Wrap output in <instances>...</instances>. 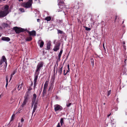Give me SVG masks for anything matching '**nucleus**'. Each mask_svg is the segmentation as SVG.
<instances>
[{
  "label": "nucleus",
  "mask_w": 127,
  "mask_h": 127,
  "mask_svg": "<svg viewBox=\"0 0 127 127\" xmlns=\"http://www.w3.org/2000/svg\"><path fill=\"white\" fill-rule=\"evenodd\" d=\"M7 14L3 11H0V18L4 17L6 16Z\"/></svg>",
  "instance_id": "6e6552de"
},
{
  "label": "nucleus",
  "mask_w": 127,
  "mask_h": 127,
  "mask_svg": "<svg viewBox=\"0 0 127 127\" xmlns=\"http://www.w3.org/2000/svg\"><path fill=\"white\" fill-rule=\"evenodd\" d=\"M32 90V89L31 87H29V88L28 89V91H30Z\"/></svg>",
  "instance_id": "a19ab883"
},
{
  "label": "nucleus",
  "mask_w": 127,
  "mask_h": 127,
  "mask_svg": "<svg viewBox=\"0 0 127 127\" xmlns=\"http://www.w3.org/2000/svg\"><path fill=\"white\" fill-rule=\"evenodd\" d=\"M19 1L20 2L21 1H23V0H19Z\"/></svg>",
  "instance_id": "13d9d810"
},
{
  "label": "nucleus",
  "mask_w": 127,
  "mask_h": 127,
  "mask_svg": "<svg viewBox=\"0 0 127 127\" xmlns=\"http://www.w3.org/2000/svg\"><path fill=\"white\" fill-rule=\"evenodd\" d=\"M63 50L62 49L61 50V51H60V52L59 54L58 55V57L59 58V59H60V57L61 56V54L63 52Z\"/></svg>",
  "instance_id": "4be33fe9"
},
{
  "label": "nucleus",
  "mask_w": 127,
  "mask_h": 127,
  "mask_svg": "<svg viewBox=\"0 0 127 127\" xmlns=\"http://www.w3.org/2000/svg\"><path fill=\"white\" fill-rule=\"evenodd\" d=\"M69 70L68 69V70H67V71H66V73H67L68 72H69Z\"/></svg>",
  "instance_id": "bf43d9fd"
},
{
  "label": "nucleus",
  "mask_w": 127,
  "mask_h": 127,
  "mask_svg": "<svg viewBox=\"0 0 127 127\" xmlns=\"http://www.w3.org/2000/svg\"><path fill=\"white\" fill-rule=\"evenodd\" d=\"M30 36H35L36 35V32L35 31H32L31 32H28Z\"/></svg>",
  "instance_id": "9d476101"
},
{
  "label": "nucleus",
  "mask_w": 127,
  "mask_h": 127,
  "mask_svg": "<svg viewBox=\"0 0 127 127\" xmlns=\"http://www.w3.org/2000/svg\"><path fill=\"white\" fill-rule=\"evenodd\" d=\"M16 90V88H14L11 91V93H13Z\"/></svg>",
  "instance_id": "a18cd8bd"
},
{
  "label": "nucleus",
  "mask_w": 127,
  "mask_h": 127,
  "mask_svg": "<svg viewBox=\"0 0 127 127\" xmlns=\"http://www.w3.org/2000/svg\"><path fill=\"white\" fill-rule=\"evenodd\" d=\"M33 84L32 82L31 86H32Z\"/></svg>",
  "instance_id": "e2e57ef3"
},
{
  "label": "nucleus",
  "mask_w": 127,
  "mask_h": 127,
  "mask_svg": "<svg viewBox=\"0 0 127 127\" xmlns=\"http://www.w3.org/2000/svg\"><path fill=\"white\" fill-rule=\"evenodd\" d=\"M53 50L55 51H56V46H55L53 49Z\"/></svg>",
  "instance_id": "603ef678"
},
{
  "label": "nucleus",
  "mask_w": 127,
  "mask_h": 127,
  "mask_svg": "<svg viewBox=\"0 0 127 127\" xmlns=\"http://www.w3.org/2000/svg\"><path fill=\"white\" fill-rule=\"evenodd\" d=\"M24 98V99L23 103L21 105V106L22 107L26 104L29 99V95L28 93L26 94Z\"/></svg>",
  "instance_id": "20e7f679"
},
{
  "label": "nucleus",
  "mask_w": 127,
  "mask_h": 127,
  "mask_svg": "<svg viewBox=\"0 0 127 127\" xmlns=\"http://www.w3.org/2000/svg\"><path fill=\"white\" fill-rule=\"evenodd\" d=\"M0 60L2 61L3 62H5V63H7L6 59L5 56H2V58Z\"/></svg>",
  "instance_id": "aec40b11"
},
{
  "label": "nucleus",
  "mask_w": 127,
  "mask_h": 127,
  "mask_svg": "<svg viewBox=\"0 0 127 127\" xmlns=\"http://www.w3.org/2000/svg\"><path fill=\"white\" fill-rule=\"evenodd\" d=\"M60 43H58L57 45H56V51L59 49V47L60 45Z\"/></svg>",
  "instance_id": "393cba45"
},
{
  "label": "nucleus",
  "mask_w": 127,
  "mask_h": 127,
  "mask_svg": "<svg viewBox=\"0 0 127 127\" xmlns=\"http://www.w3.org/2000/svg\"><path fill=\"white\" fill-rule=\"evenodd\" d=\"M69 70L68 69V70H67V71H66V73H67L68 72H69Z\"/></svg>",
  "instance_id": "052dcab7"
},
{
  "label": "nucleus",
  "mask_w": 127,
  "mask_h": 127,
  "mask_svg": "<svg viewBox=\"0 0 127 127\" xmlns=\"http://www.w3.org/2000/svg\"><path fill=\"white\" fill-rule=\"evenodd\" d=\"M19 10L21 12H25V10L24 9L22 8H20L19 9Z\"/></svg>",
  "instance_id": "2f4dec72"
},
{
  "label": "nucleus",
  "mask_w": 127,
  "mask_h": 127,
  "mask_svg": "<svg viewBox=\"0 0 127 127\" xmlns=\"http://www.w3.org/2000/svg\"><path fill=\"white\" fill-rule=\"evenodd\" d=\"M37 21L38 22H40V20L39 19H37Z\"/></svg>",
  "instance_id": "864d4df0"
},
{
  "label": "nucleus",
  "mask_w": 127,
  "mask_h": 127,
  "mask_svg": "<svg viewBox=\"0 0 127 127\" xmlns=\"http://www.w3.org/2000/svg\"><path fill=\"white\" fill-rule=\"evenodd\" d=\"M13 29L17 34L19 33L20 32H23L25 31L24 29L17 27H14Z\"/></svg>",
  "instance_id": "7ed1b4c3"
},
{
  "label": "nucleus",
  "mask_w": 127,
  "mask_h": 127,
  "mask_svg": "<svg viewBox=\"0 0 127 127\" xmlns=\"http://www.w3.org/2000/svg\"><path fill=\"white\" fill-rule=\"evenodd\" d=\"M57 127H61V126L60 125V123H58Z\"/></svg>",
  "instance_id": "c03bdc74"
},
{
  "label": "nucleus",
  "mask_w": 127,
  "mask_h": 127,
  "mask_svg": "<svg viewBox=\"0 0 127 127\" xmlns=\"http://www.w3.org/2000/svg\"><path fill=\"white\" fill-rule=\"evenodd\" d=\"M105 103H103V104L104 105H105Z\"/></svg>",
  "instance_id": "774afa93"
},
{
  "label": "nucleus",
  "mask_w": 127,
  "mask_h": 127,
  "mask_svg": "<svg viewBox=\"0 0 127 127\" xmlns=\"http://www.w3.org/2000/svg\"><path fill=\"white\" fill-rule=\"evenodd\" d=\"M22 125H20V123H18V127H22Z\"/></svg>",
  "instance_id": "79ce46f5"
},
{
  "label": "nucleus",
  "mask_w": 127,
  "mask_h": 127,
  "mask_svg": "<svg viewBox=\"0 0 127 127\" xmlns=\"http://www.w3.org/2000/svg\"><path fill=\"white\" fill-rule=\"evenodd\" d=\"M9 6L7 5H6L2 7L1 8V9L3 11L5 12L7 14L9 13V11L8 10Z\"/></svg>",
  "instance_id": "423d86ee"
},
{
  "label": "nucleus",
  "mask_w": 127,
  "mask_h": 127,
  "mask_svg": "<svg viewBox=\"0 0 127 127\" xmlns=\"http://www.w3.org/2000/svg\"><path fill=\"white\" fill-rule=\"evenodd\" d=\"M1 36V34H0V37Z\"/></svg>",
  "instance_id": "338daca9"
},
{
  "label": "nucleus",
  "mask_w": 127,
  "mask_h": 127,
  "mask_svg": "<svg viewBox=\"0 0 127 127\" xmlns=\"http://www.w3.org/2000/svg\"><path fill=\"white\" fill-rule=\"evenodd\" d=\"M1 40L3 41H9L10 40V38L8 37H2L1 38Z\"/></svg>",
  "instance_id": "f8f14e48"
},
{
  "label": "nucleus",
  "mask_w": 127,
  "mask_h": 127,
  "mask_svg": "<svg viewBox=\"0 0 127 127\" xmlns=\"http://www.w3.org/2000/svg\"><path fill=\"white\" fill-rule=\"evenodd\" d=\"M91 64H92V65L93 67L94 66V60L92 58L91 59Z\"/></svg>",
  "instance_id": "c85d7f7f"
},
{
  "label": "nucleus",
  "mask_w": 127,
  "mask_h": 127,
  "mask_svg": "<svg viewBox=\"0 0 127 127\" xmlns=\"http://www.w3.org/2000/svg\"><path fill=\"white\" fill-rule=\"evenodd\" d=\"M63 109V108L61 106L58 104H56V111H61Z\"/></svg>",
  "instance_id": "1a4fd4ad"
},
{
  "label": "nucleus",
  "mask_w": 127,
  "mask_h": 127,
  "mask_svg": "<svg viewBox=\"0 0 127 127\" xmlns=\"http://www.w3.org/2000/svg\"><path fill=\"white\" fill-rule=\"evenodd\" d=\"M41 91H42V90L40 91V93H39V95H40V94L41 93Z\"/></svg>",
  "instance_id": "680f3d73"
},
{
  "label": "nucleus",
  "mask_w": 127,
  "mask_h": 127,
  "mask_svg": "<svg viewBox=\"0 0 127 127\" xmlns=\"http://www.w3.org/2000/svg\"><path fill=\"white\" fill-rule=\"evenodd\" d=\"M36 95L35 94H34L33 95V97L32 98V101L33 103H35L36 100Z\"/></svg>",
  "instance_id": "4468645a"
},
{
  "label": "nucleus",
  "mask_w": 127,
  "mask_h": 127,
  "mask_svg": "<svg viewBox=\"0 0 127 127\" xmlns=\"http://www.w3.org/2000/svg\"><path fill=\"white\" fill-rule=\"evenodd\" d=\"M60 99V98L58 97V96L56 95V99Z\"/></svg>",
  "instance_id": "8fccbe9b"
},
{
  "label": "nucleus",
  "mask_w": 127,
  "mask_h": 127,
  "mask_svg": "<svg viewBox=\"0 0 127 127\" xmlns=\"http://www.w3.org/2000/svg\"><path fill=\"white\" fill-rule=\"evenodd\" d=\"M65 70H64V75H65L67 74L66 73H65Z\"/></svg>",
  "instance_id": "09e8293b"
},
{
  "label": "nucleus",
  "mask_w": 127,
  "mask_h": 127,
  "mask_svg": "<svg viewBox=\"0 0 127 127\" xmlns=\"http://www.w3.org/2000/svg\"><path fill=\"white\" fill-rule=\"evenodd\" d=\"M39 42H40V48H42L44 44V42L42 41H41L40 40H39Z\"/></svg>",
  "instance_id": "412c9836"
},
{
  "label": "nucleus",
  "mask_w": 127,
  "mask_h": 127,
  "mask_svg": "<svg viewBox=\"0 0 127 127\" xmlns=\"http://www.w3.org/2000/svg\"><path fill=\"white\" fill-rule=\"evenodd\" d=\"M118 16L117 15H116L115 17V19L114 20V22H116V21L117 19V18Z\"/></svg>",
  "instance_id": "4c0bfd02"
},
{
  "label": "nucleus",
  "mask_w": 127,
  "mask_h": 127,
  "mask_svg": "<svg viewBox=\"0 0 127 127\" xmlns=\"http://www.w3.org/2000/svg\"><path fill=\"white\" fill-rule=\"evenodd\" d=\"M71 103H67L66 106L67 107H69L71 105Z\"/></svg>",
  "instance_id": "f704fd0d"
},
{
  "label": "nucleus",
  "mask_w": 127,
  "mask_h": 127,
  "mask_svg": "<svg viewBox=\"0 0 127 127\" xmlns=\"http://www.w3.org/2000/svg\"><path fill=\"white\" fill-rule=\"evenodd\" d=\"M84 27L85 28V30L86 31H89L91 30V29L90 28H88L86 27Z\"/></svg>",
  "instance_id": "72a5a7b5"
},
{
  "label": "nucleus",
  "mask_w": 127,
  "mask_h": 127,
  "mask_svg": "<svg viewBox=\"0 0 127 127\" xmlns=\"http://www.w3.org/2000/svg\"><path fill=\"white\" fill-rule=\"evenodd\" d=\"M51 45V43L50 42H48L47 44V50H49L50 49V46Z\"/></svg>",
  "instance_id": "b1692460"
},
{
  "label": "nucleus",
  "mask_w": 127,
  "mask_h": 127,
  "mask_svg": "<svg viewBox=\"0 0 127 127\" xmlns=\"http://www.w3.org/2000/svg\"><path fill=\"white\" fill-rule=\"evenodd\" d=\"M126 59H125V61H124V62L125 63H126Z\"/></svg>",
  "instance_id": "0e129e2a"
},
{
  "label": "nucleus",
  "mask_w": 127,
  "mask_h": 127,
  "mask_svg": "<svg viewBox=\"0 0 127 127\" xmlns=\"http://www.w3.org/2000/svg\"><path fill=\"white\" fill-rule=\"evenodd\" d=\"M33 3V0H29L27 2H22L21 4V7L26 8H30L32 6Z\"/></svg>",
  "instance_id": "f03ea898"
},
{
  "label": "nucleus",
  "mask_w": 127,
  "mask_h": 127,
  "mask_svg": "<svg viewBox=\"0 0 127 127\" xmlns=\"http://www.w3.org/2000/svg\"><path fill=\"white\" fill-rule=\"evenodd\" d=\"M13 76V75H11L10 77V80H11V79H12V78Z\"/></svg>",
  "instance_id": "3c124183"
},
{
  "label": "nucleus",
  "mask_w": 127,
  "mask_h": 127,
  "mask_svg": "<svg viewBox=\"0 0 127 127\" xmlns=\"http://www.w3.org/2000/svg\"><path fill=\"white\" fill-rule=\"evenodd\" d=\"M123 44H125V42H124L123 43Z\"/></svg>",
  "instance_id": "69168bd1"
},
{
  "label": "nucleus",
  "mask_w": 127,
  "mask_h": 127,
  "mask_svg": "<svg viewBox=\"0 0 127 127\" xmlns=\"http://www.w3.org/2000/svg\"><path fill=\"white\" fill-rule=\"evenodd\" d=\"M43 63L41 62L38 63L36 67V69L35 70V73H39L41 68L43 67Z\"/></svg>",
  "instance_id": "39448f33"
},
{
  "label": "nucleus",
  "mask_w": 127,
  "mask_h": 127,
  "mask_svg": "<svg viewBox=\"0 0 127 127\" xmlns=\"http://www.w3.org/2000/svg\"><path fill=\"white\" fill-rule=\"evenodd\" d=\"M46 89H43L42 94V97H44L45 96L46 94Z\"/></svg>",
  "instance_id": "dca6fc26"
},
{
  "label": "nucleus",
  "mask_w": 127,
  "mask_h": 127,
  "mask_svg": "<svg viewBox=\"0 0 127 127\" xmlns=\"http://www.w3.org/2000/svg\"><path fill=\"white\" fill-rule=\"evenodd\" d=\"M108 94H107V96H108L109 95L111 94V90L109 91L108 92Z\"/></svg>",
  "instance_id": "c9c22d12"
},
{
  "label": "nucleus",
  "mask_w": 127,
  "mask_h": 127,
  "mask_svg": "<svg viewBox=\"0 0 127 127\" xmlns=\"http://www.w3.org/2000/svg\"><path fill=\"white\" fill-rule=\"evenodd\" d=\"M6 85L5 86V87H6V89H7V86L8 85V79L7 77H6Z\"/></svg>",
  "instance_id": "473e14b6"
},
{
  "label": "nucleus",
  "mask_w": 127,
  "mask_h": 127,
  "mask_svg": "<svg viewBox=\"0 0 127 127\" xmlns=\"http://www.w3.org/2000/svg\"><path fill=\"white\" fill-rule=\"evenodd\" d=\"M24 121V119H23V118H21V123H23Z\"/></svg>",
  "instance_id": "37998d69"
},
{
  "label": "nucleus",
  "mask_w": 127,
  "mask_h": 127,
  "mask_svg": "<svg viewBox=\"0 0 127 127\" xmlns=\"http://www.w3.org/2000/svg\"><path fill=\"white\" fill-rule=\"evenodd\" d=\"M56 21L57 22V23H59V24H61V23H62L63 22V20H57Z\"/></svg>",
  "instance_id": "cd10ccee"
},
{
  "label": "nucleus",
  "mask_w": 127,
  "mask_h": 127,
  "mask_svg": "<svg viewBox=\"0 0 127 127\" xmlns=\"http://www.w3.org/2000/svg\"><path fill=\"white\" fill-rule=\"evenodd\" d=\"M65 119V118H61V119L60 121V123L61 124V126H62L64 124V119Z\"/></svg>",
  "instance_id": "6ab92c4d"
},
{
  "label": "nucleus",
  "mask_w": 127,
  "mask_h": 127,
  "mask_svg": "<svg viewBox=\"0 0 127 127\" xmlns=\"http://www.w3.org/2000/svg\"><path fill=\"white\" fill-rule=\"evenodd\" d=\"M49 84V81H46L45 82L43 88L44 89H47V87L48 86Z\"/></svg>",
  "instance_id": "2eb2a0df"
},
{
  "label": "nucleus",
  "mask_w": 127,
  "mask_h": 127,
  "mask_svg": "<svg viewBox=\"0 0 127 127\" xmlns=\"http://www.w3.org/2000/svg\"><path fill=\"white\" fill-rule=\"evenodd\" d=\"M62 68L63 67H61L58 70V72L59 73L60 75H61L62 73Z\"/></svg>",
  "instance_id": "5701e85b"
},
{
  "label": "nucleus",
  "mask_w": 127,
  "mask_h": 127,
  "mask_svg": "<svg viewBox=\"0 0 127 127\" xmlns=\"http://www.w3.org/2000/svg\"><path fill=\"white\" fill-rule=\"evenodd\" d=\"M56 105H54V110L56 111Z\"/></svg>",
  "instance_id": "6e6d98bb"
},
{
  "label": "nucleus",
  "mask_w": 127,
  "mask_h": 127,
  "mask_svg": "<svg viewBox=\"0 0 127 127\" xmlns=\"http://www.w3.org/2000/svg\"><path fill=\"white\" fill-rule=\"evenodd\" d=\"M103 47L104 49V51H105V52H106V49H105V47L104 46V43L103 44Z\"/></svg>",
  "instance_id": "ea45409f"
},
{
  "label": "nucleus",
  "mask_w": 127,
  "mask_h": 127,
  "mask_svg": "<svg viewBox=\"0 0 127 127\" xmlns=\"http://www.w3.org/2000/svg\"><path fill=\"white\" fill-rule=\"evenodd\" d=\"M36 82H34V89H35V87H36Z\"/></svg>",
  "instance_id": "e433bc0d"
},
{
  "label": "nucleus",
  "mask_w": 127,
  "mask_h": 127,
  "mask_svg": "<svg viewBox=\"0 0 127 127\" xmlns=\"http://www.w3.org/2000/svg\"><path fill=\"white\" fill-rule=\"evenodd\" d=\"M57 33L58 34H62L63 33V32L62 31H61L59 30L58 29L57 30Z\"/></svg>",
  "instance_id": "bb28decb"
},
{
  "label": "nucleus",
  "mask_w": 127,
  "mask_h": 127,
  "mask_svg": "<svg viewBox=\"0 0 127 127\" xmlns=\"http://www.w3.org/2000/svg\"><path fill=\"white\" fill-rule=\"evenodd\" d=\"M22 84H23V83H22L21 84V85H19L18 86V91L20 90V89H21L22 87Z\"/></svg>",
  "instance_id": "a878e982"
},
{
  "label": "nucleus",
  "mask_w": 127,
  "mask_h": 127,
  "mask_svg": "<svg viewBox=\"0 0 127 127\" xmlns=\"http://www.w3.org/2000/svg\"><path fill=\"white\" fill-rule=\"evenodd\" d=\"M32 39V37L30 36L27 37L25 40L26 41H31Z\"/></svg>",
  "instance_id": "a211bd4d"
},
{
  "label": "nucleus",
  "mask_w": 127,
  "mask_h": 127,
  "mask_svg": "<svg viewBox=\"0 0 127 127\" xmlns=\"http://www.w3.org/2000/svg\"><path fill=\"white\" fill-rule=\"evenodd\" d=\"M56 67V65L54 66V68L53 70L54 73L53 75L52 76L51 79L50 83L53 82L54 83V81L55 78V67Z\"/></svg>",
  "instance_id": "0eeeda50"
},
{
  "label": "nucleus",
  "mask_w": 127,
  "mask_h": 127,
  "mask_svg": "<svg viewBox=\"0 0 127 127\" xmlns=\"http://www.w3.org/2000/svg\"><path fill=\"white\" fill-rule=\"evenodd\" d=\"M37 107V104L36 103H35L34 104V107L33 108V109L32 111V115L35 112L36 110Z\"/></svg>",
  "instance_id": "9b49d317"
},
{
  "label": "nucleus",
  "mask_w": 127,
  "mask_h": 127,
  "mask_svg": "<svg viewBox=\"0 0 127 127\" xmlns=\"http://www.w3.org/2000/svg\"><path fill=\"white\" fill-rule=\"evenodd\" d=\"M33 103L32 102V107L33 106V104L34 103Z\"/></svg>",
  "instance_id": "5fc2aeb1"
},
{
  "label": "nucleus",
  "mask_w": 127,
  "mask_h": 127,
  "mask_svg": "<svg viewBox=\"0 0 127 127\" xmlns=\"http://www.w3.org/2000/svg\"><path fill=\"white\" fill-rule=\"evenodd\" d=\"M51 18L50 17H48L45 18V19L47 21H49L51 20Z\"/></svg>",
  "instance_id": "c756f323"
},
{
  "label": "nucleus",
  "mask_w": 127,
  "mask_h": 127,
  "mask_svg": "<svg viewBox=\"0 0 127 127\" xmlns=\"http://www.w3.org/2000/svg\"><path fill=\"white\" fill-rule=\"evenodd\" d=\"M67 68L69 70V64H68V65H67Z\"/></svg>",
  "instance_id": "de8ad7c7"
},
{
  "label": "nucleus",
  "mask_w": 127,
  "mask_h": 127,
  "mask_svg": "<svg viewBox=\"0 0 127 127\" xmlns=\"http://www.w3.org/2000/svg\"><path fill=\"white\" fill-rule=\"evenodd\" d=\"M58 7L57 11H62L63 9H65V6L64 2V0H58Z\"/></svg>",
  "instance_id": "f257e3e1"
},
{
  "label": "nucleus",
  "mask_w": 127,
  "mask_h": 127,
  "mask_svg": "<svg viewBox=\"0 0 127 127\" xmlns=\"http://www.w3.org/2000/svg\"><path fill=\"white\" fill-rule=\"evenodd\" d=\"M3 63V62H2V61L0 60V66L2 64V63Z\"/></svg>",
  "instance_id": "49530a36"
},
{
  "label": "nucleus",
  "mask_w": 127,
  "mask_h": 127,
  "mask_svg": "<svg viewBox=\"0 0 127 127\" xmlns=\"http://www.w3.org/2000/svg\"><path fill=\"white\" fill-rule=\"evenodd\" d=\"M110 115H111V114H110L109 115H107V116L108 117H109L110 116Z\"/></svg>",
  "instance_id": "4d7b16f0"
},
{
  "label": "nucleus",
  "mask_w": 127,
  "mask_h": 127,
  "mask_svg": "<svg viewBox=\"0 0 127 127\" xmlns=\"http://www.w3.org/2000/svg\"><path fill=\"white\" fill-rule=\"evenodd\" d=\"M15 115L14 114H13L12 115L11 117V120L10 121V122L12 121V120H13L14 118L15 117Z\"/></svg>",
  "instance_id": "7c9ffc66"
},
{
  "label": "nucleus",
  "mask_w": 127,
  "mask_h": 127,
  "mask_svg": "<svg viewBox=\"0 0 127 127\" xmlns=\"http://www.w3.org/2000/svg\"><path fill=\"white\" fill-rule=\"evenodd\" d=\"M16 72V70H14V71H13V73L11 74V75H14L15 74V73Z\"/></svg>",
  "instance_id": "58836bf2"
},
{
  "label": "nucleus",
  "mask_w": 127,
  "mask_h": 127,
  "mask_svg": "<svg viewBox=\"0 0 127 127\" xmlns=\"http://www.w3.org/2000/svg\"><path fill=\"white\" fill-rule=\"evenodd\" d=\"M54 86V83L53 82L51 83V84L50 86L48 89V91H51L53 89Z\"/></svg>",
  "instance_id": "f3484780"
},
{
  "label": "nucleus",
  "mask_w": 127,
  "mask_h": 127,
  "mask_svg": "<svg viewBox=\"0 0 127 127\" xmlns=\"http://www.w3.org/2000/svg\"><path fill=\"white\" fill-rule=\"evenodd\" d=\"M39 73H35L34 75V82L37 81V80L38 78V74H39Z\"/></svg>",
  "instance_id": "ddd939ff"
}]
</instances>
